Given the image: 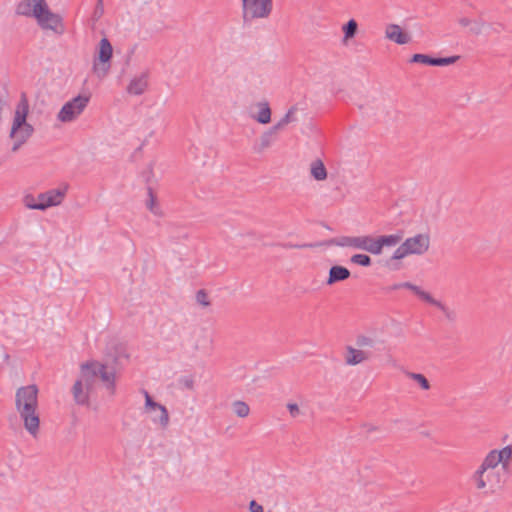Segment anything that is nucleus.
<instances>
[{"instance_id":"1","label":"nucleus","mask_w":512,"mask_h":512,"mask_svg":"<svg viewBox=\"0 0 512 512\" xmlns=\"http://www.w3.org/2000/svg\"><path fill=\"white\" fill-rule=\"evenodd\" d=\"M38 387L35 384L22 386L15 393V409L24 428L33 437L39 432L40 417L38 413Z\"/></svg>"},{"instance_id":"2","label":"nucleus","mask_w":512,"mask_h":512,"mask_svg":"<svg viewBox=\"0 0 512 512\" xmlns=\"http://www.w3.org/2000/svg\"><path fill=\"white\" fill-rule=\"evenodd\" d=\"M402 233L381 235L372 237L370 235L362 236H341L333 239L331 242L339 247H350L369 252L373 255H380L384 247H394L401 242Z\"/></svg>"},{"instance_id":"3","label":"nucleus","mask_w":512,"mask_h":512,"mask_svg":"<svg viewBox=\"0 0 512 512\" xmlns=\"http://www.w3.org/2000/svg\"><path fill=\"white\" fill-rule=\"evenodd\" d=\"M28 101L25 95H22L20 103L16 109L13 124L10 131V138L14 140L12 152H16L33 134V126L27 123Z\"/></svg>"},{"instance_id":"4","label":"nucleus","mask_w":512,"mask_h":512,"mask_svg":"<svg viewBox=\"0 0 512 512\" xmlns=\"http://www.w3.org/2000/svg\"><path fill=\"white\" fill-rule=\"evenodd\" d=\"M507 475L500 470H476L472 475V480L477 490L491 495L503 487Z\"/></svg>"},{"instance_id":"5","label":"nucleus","mask_w":512,"mask_h":512,"mask_svg":"<svg viewBox=\"0 0 512 512\" xmlns=\"http://www.w3.org/2000/svg\"><path fill=\"white\" fill-rule=\"evenodd\" d=\"M512 462V446L507 445L501 449H492L484 457L477 470H497L500 465V471L503 474H509Z\"/></svg>"},{"instance_id":"6","label":"nucleus","mask_w":512,"mask_h":512,"mask_svg":"<svg viewBox=\"0 0 512 512\" xmlns=\"http://www.w3.org/2000/svg\"><path fill=\"white\" fill-rule=\"evenodd\" d=\"M430 246V237L428 234H417L407 238L393 253L392 260H400L408 255H423Z\"/></svg>"},{"instance_id":"7","label":"nucleus","mask_w":512,"mask_h":512,"mask_svg":"<svg viewBox=\"0 0 512 512\" xmlns=\"http://www.w3.org/2000/svg\"><path fill=\"white\" fill-rule=\"evenodd\" d=\"M273 9V0H242V18L244 23L255 19H266Z\"/></svg>"},{"instance_id":"8","label":"nucleus","mask_w":512,"mask_h":512,"mask_svg":"<svg viewBox=\"0 0 512 512\" xmlns=\"http://www.w3.org/2000/svg\"><path fill=\"white\" fill-rule=\"evenodd\" d=\"M34 17L43 29L62 32V19L48 8L45 0H38L35 5Z\"/></svg>"},{"instance_id":"9","label":"nucleus","mask_w":512,"mask_h":512,"mask_svg":"<svg viewBox=\"0 0 512 512\" xmlns=\"http://www.w3.org/2000/svg\"><path fill=\"white\" fill-rule=\"evenodd\" d=\"M113 48L110 41L104 37L99 42L98 55L93 61L92 70L94 74L102 79L104 78L111 67L110 60L112 58Z\"/></svg>"},{"instance_id":"10","label":"nucleus","mask_w":512,"mask_h":512,"mask_svg":"<svg viewBox=\"0 0 512 512\" xmlns=\"http://www.w3.org/2000/svg\"><path fill=\"white\" fill-rule=\"evenodd\" d=\"M90 97L78 95L66 102L57 115V119L63 123L75 120L87 107Z\"/></svg>"},{"instance_id":"11","label":"nucleus","mask_w":512,"mask_h":512,"mask_svg":"<svg viewBox=\"0 0 512 512\" xmlns=\"http://www.w3.org/2000/svg\"><path fill=\"white\" fill-rule=\"evenodd\" d=\"M401 288H405V289H409L411 290L415 295H417L421 300L439 308L441 311H443L444 313H446V315L449 317V314H448V309L447 307L440 301L434 299L430 293L424 291L421 287L411 283V282H402V283H397V284H394L393 286H391V290H397V289H401Z\"/></svg>"},{"instance_id":"12","label":"nucleus","mask_w":512,"mask_h":512,"mask_svg":"<svg viewBox=\"0 0 512 512\" xmlns=\"http://www.w3.org/2000/svg\"><path fill=\"white\" fill-rule=\"evenodd\" d=\"M145 396V411L147 413L159 412V416H153L152 421L159 423L162 428H166L169 424V413L165 406L155 402L150 394L143 390Z\"/></svg>"},{"instance_id":"13","label":"nucleus","mask_w":512,"mask_h":512,"mask_svg":"<svg viewBox=\"0 0 512 512\" xmlns=\"http://www.w3.org/2000/svg\"><path fill=\"white\" fill-rule=\"evenodd\" d=\"M94 372L96 377H99L105 384L106 388L110 390L111 394L115 392V369L110 368L107 363H100L98 361H92Z\"/></svg>"},{"instance_id":"14","label":"nucleus","mask_w":512,"mask_h":512,"mask_svg":"<svg viewBox=\"0 0 512 512\" xmlns=\"http://www.w3.org/2000/svg\"><path fill=\"white\" fill-rule=\"evenodd\" d=\"M460 56L432 57L426 54H414L410 59L412 63H422L431 66H447L454 64Z\"/></svg>"},{"instance_id":"15","label":"nucleus","mask_w":512,"mask_h":512,"mask_svg":"<svg viewBox=\"0 0 512 512\" xmlns=\"http://www.w3.org/2000/svg\"><path fill=\"white\" fill-rule=\"evenodd\" d=\"M385 36L390 41L399 45L407 44L411 41V37L402 31L401 27L397 24H389L386 27Z\"/></svg>"},{"instance_id":"16","label":"nucleus","mask_w":512,"mask_h":512,"mask_svg":"<svg viewBox=\"0 0 512 512\" xmlns=\"http://www.w3.org/2000/svg\"><path fill=\"white\" fill-rule=\"evenodd\" d=\"M71 392L76 404L81 406H88L90 404V390L83 386L82 380L75 381Z\"/></svg>"},{"instance_id":"17","label":"nucleus","mask_w":512,"mask_h":512,"mask_svg":"<svg viewBox=\"0 0 512 512\" xmlns=\"http://www.w3.org/2000/svg\"><path fill=\"white\" fill-rule=\"evenodd\" d=\"M349 269L341 265H334L329 269V275L326 284L331 286L337 282L344 281L350 277Z\"/></svg>"},{"instance_id":"18","label":"nucleus","mask_w":512,"mask_h":512,"mask_svg":"<svg viewBox=\"0 0 512 512\" xmlns=\"http://www.w3.org/2000/svg\"><path fill=\"white\" fill-rule=\"evenodd\" d=\"M369 358V354L363 350L355 349L352 346L346 347L345 362L347 365L355 366Z\"/></svg>"},{"instance_id":"19","label":"nucleus","mask_w":512,"mask_h":512,"mask_svg":"<svg viewBox=\"0 0 512 512\" xmlns=\"http://www.w3.org/2000/svg\"><path fill=\"white\" fill-rule=\"evenodd\" d=\"M80 368H81V378L79 380H82L83 386L87 390L91 391L93 384L95 382V379H96V372H94L92 361L81 364Z\"/></svg>"},{"instance_id":"20","label":"nucleus","mask_w":512,"mask_h":512,"mask_svg":"<svg viewBox=\"0 0 512 512\" xmlns=\"http://www.w3.org/2000/svg\"><path fill=\"white\" fill-rule=\"evenodd\" d=\"M147 74L142 73L140 76L133 78L127 86V92L131 95H142L147 89Z\"/></svg>"},{"instance_id":"21","label":"nucleus","mask_w":512,"mask_h":512,"mask_svg":"<svg viewBox=\"0 0 512 512\" xmlns=\"http://www.w3.org/2000/svg\"><path fill=\"white\" fill-rule=\"evenodd\" d=\"M46 194V202L43 205V210L52 207L57 206L61 204L65 194H66V188L64 189H51Z\"/></svg>"},{"instance_id":"22","label":"nucleus","mask_w":512,"mask_h":512,"mask_svg":"<svg viewBox=\"0 0 512 512\" xmlns=\"http://www.w3.org/2000/svg\"><path fill=\"white\" fill-rule=\"evenodd\" d=\"M279 130L274 129V126L265 131L260 137V143L257 148L258 152H263L267 148H269L277 139V134Z\"/></svg>"},{"instance_id":"23","label":"nucleus","mask_w":512,"mask_h":512,"mask_svg":"<svg viewBox=\"0 0 512 512\" xmlns=\"http://www.w3.org/2000/svg\"><path fill=\"white\" fill-rule=\"evenodd\" d=\"M311 176L317 181H323L327 178V170L322 160L316 159L310 165Z\"/></svg>"},{"instance_id":"24","label":"nucleus","mask_w":512,"mask_h":512,"mask_svg":"<svg viewBox=\"0 0 512 512\" xmlns=\"http://www.w3.org/2000/svg\"><path fill=\"white\" fill-rule=\"evenodd\" d=\"M146 207L155 216H158V217L164 216V213H163L160 205L157 203V198H156L155 194L153 193V190L151 187H148V200L146 202Z\"/></svg>"},{"instance_id":"25","label":"nucleus","mask_w":512,"mask_h":512,"mask_svg":"<svg viewBox=\"0 0 512 512\" xmlns=\"http://www.w3.org/2000/svg\"><path fill=\"white\" fill-rule=\"evenodd\" d=\"M37 2H38V0H23V1H21L16 8V13L19 15L34 17V10H35V5Z\"/></svg>"},{"instance_id":"26","label":"nucleus","mask_w":512,"mask_h":512,"mask_svg":"<svg viewBox=\"0 0 512 512\" xmlns=\"http://www.w3.org/2000/svg\"><path fill=\"white\" fill-rule=\"evenodd\" d=\"M259 112L257 116H255V120L260 124H267L271 121V109L269 107L268 102L259 103Z\"/></svg>"},{"instance_id":"27","label":"nucleus","mask_w":512,"mask_h":512,"mask_svg":"<svg viewBox=\"0 0 512 512\" xmlns=\"http://www.w3.org/2000/svg\"><path fill=\"white\" fill-rule=\"evenodd\" d=\"M296 111H297V108L295 106H292L287 111V113L275 125H273L274 129H277L280 131L289 123L294 122L296 120L294 117Z\"/></svg>"},{"instance_id":"28","label":"nucleus","mask_w":512,"mask_h":512,"mask_svg":"<svg viewBox=\"0 0 512 512\" xmlns=\"http://www.w3.org/2000/svg\"><path fill=\"white\" fill-rule=\"evenodd\" d=\"M358 29V23L354 19H350L345 25H343L342 30L344 33V39L348 40L353 38Z\"/></svg>"},{"instance_id":"29","label":"nucleus","mask_w":512,"mask_h":512,"mask_svg":"<svg viewBox=\"0 0 512 512\" xmlns=\"http://www.w3.org/2000/svg\"><path fill=\"white\" fill-rule=\"evenodd\" d=\"M234 413L241 418L247 417L250 412V408L247 403L243 401H235L232 404Z\"/></svg>"},{"instance_id":"30","label":"nucleus","mask_w":512,"mask_h":512,"mask_svg":"<svg viewBox=\"0 0 512 512\" xmlns=\"http://www.w3.org/2000/svg\"><path fill=\"white\" fill-rule=\"evenodd\" d=\"M406 375L410 379H412L415 382H417L423 390H429L430 389V383H429L428 379L423 374L414 373V372H407Z\"/></svg>"},{"instance_id":"31","label":"nucleus","mask_w":512,"mask_h":512,"mask_svg":"<svg viewBox=\"0 0 512 512\" xmlns=\"http://www.w3.org/2000/svg\"><path fill=\"white\" fill-rule=\"evenodd\" d=\"M350 261L363 267H369L372 264V259L367 254H355L350 258Z\"/></svg>"},{"instance_id":"32","label":"nucleus","mask_w":512,"mask_h":512,"mask_svg":"<svg viewBox=\"0 0 512 512\" xmlns=\"http://www.w3.org/2000/svg\"><path fill=\"white\" fill-rule=\"evenodd\" d=\"M37 198L32 194H27L23 198V203L28 209L43 210L42 203H37Z\"/></svg>"},{"instance_id":"33","label":"nucleus","mask_w":512,"mask_h":512,"mask_svg":"<svg viewBox=\"0 0 512 512\" xmlns=\"http://www.w3.org/2000/svg\"><path fill=\"white\" fill-rule=\"evenodd\" d=\"M196 302L202 307H208L211 305V302L208 297V293L204 289H200L196 293Z\"/></svg>"},{"instance_id":"34","label":"nucleus","mask_w":512,"mask_h":512,"mask_svg":"<svg viewBox=\"0 0 512 512\" xmlns=\"http://www.w3.org/2000/svg\"><path fill=\"white\" fill-rule=\"evenodd\" d=\"M356 345L360 348L363 347H372L374 345V341L372 338L360 335L356 339Z\"/></svg>"},{"instance_id":"35","label":"nucleus","mask_w":512,"mask_h":512,"mask_svg":"<svg viewBox=\"0 0 512 512\" xmlns=\"http://www.w3.org/2000/svg\"><path fill=\"white\" fill-rule=\"evenodd\" d=\"M277 246H280L284 249H303L308 247H313L312 244H293V243H280L277 244Z\"/></svg>"},{"instance_id":"36","label":"nucleus","mask_w":512,"mask_h":512,"mask_svg":"<svg viewBox=\"0 0 512 512\" xmlns=\"http://www.w3.org/2000/svg\"><path fill=\"white\" fill-rule=\"evenodd\" d=\"M287 409L289 410V413L293 418H296L300 415V409L296 403H288Z\"/></svg>"},{"instance_id":"37","label":"nucleus","mask_w":512,"mask_h":512,"mask_svg":"<svg viewBox=\"0 0 512 512\" xmlns=\"http://www.w3.org/2000/svg\"><path fill=\"white\" fill-rule=\"evenodd\" d=\"M250 512H263L262 505L258 504L255 500H251L249 503Z\"/></svg>"},{"instance_id":"38","label":"nucleus","mask_w":512,"mask_h":512,"mask_svg":"<svg viewBox=\"0 0 512 512\" xmlns=\"http://www.w3.org/2000/svg\"><path fill=\"white\" fill-rule=\"evenodd\" d=\"M104 13V6L103 5H99L98 3L96 4V7H95V10H94V13H93V18L95 20H98Z\"/></svg>"},{"instance_id":"39","label":"nucleus","mask_w":512,"mask_h":512,"mask_svg":"<svg viewBox=\"0 0 512 512\" xmlns=\"http://www.w3.org/2000/svg\"><path fill=\"white\" fill-rule=\"evenodd\" d=\"M37 203H42V204H45L46 202V194L45 193H40L37 197Z\"/></svg>"},{"instance_id":"40","label":"nucleus","mask_w":512,"mask_h":512,"mask_svg":"<svg viewBox=\"0 0 512 512\" xmlns=\"http://www.w3.org/2000/svg\"><path fill=\"white\" fill-rule=\"evenodd\" d=\"M459 24L463 27H467L470 24V20L468 18L459 19Z\"/></svg>"},{"instance_id":"41","label":"nucleus","mask_w":512,"mask_h":512,"mask_svg":"<svg viewBox=\"0 0 512 512\" xmlns=\"http://www.w3.org/2000/svg\"><path fill=\"white\" fill-rule=\"evenodd\" d=\"M185 384H186V386H187L188 388H192V386H193V381H192V380H187Z\"/></svg>"},{"instance_id":"42","label":"nucleus","mask_w":512,"mask_h":512,"mask_svg":"<svg viewBox=\"0 0 512 512\" xmlns=\"http://www.w3.org/2000/svg\"><path fill=\"white\" fill-rule=\"evenodd\" d=\"M375 430H377V428L375 426H372V425L368 426V432H372Z\"/></svg>"},{"instance_id":"43","label":"nucleus","mask_w":512,"mask_h":512,"mask_svg":"<svg viewBox=\"0 0 512 512\" xmlns=\"http://www.w3.org/2000/svg\"><path fill=\"white\" fill-rule=\"evenodd\" d=\"M97 3H98L99 5H103V0H97Z\"/></svg>"},{"instance_id":"44","label":"nucleus","mask_w":512,"mask_h":512,"mask_svg":"<svg viewBox=\"0 0 512 512\" xmlns=\"http://www.w3.org/2000/svg\"><path fill=\"white\" fill-rule=\"evenodd\" d=\"M153 413H154L153 416H159V412L158 411L157 412H153Z\"/></svg>"}]
</instances>
